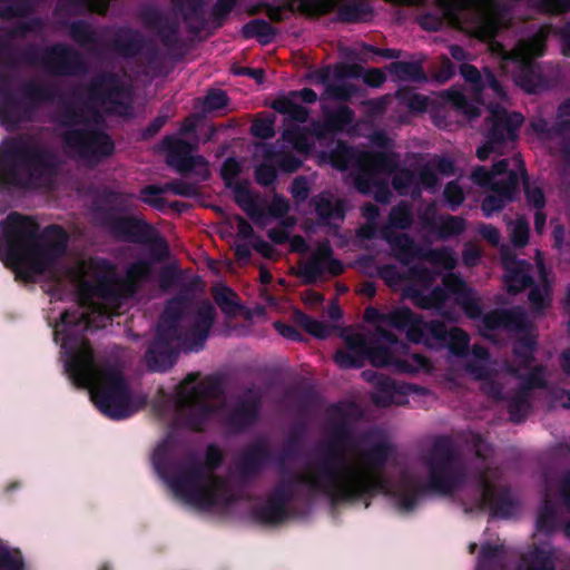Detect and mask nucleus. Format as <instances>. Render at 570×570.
<instances>
[{
	"label": "nucleus",
	"mask_w": 570,
	"mask_h": 570,
	"mask_svg": "<svg viewBox=\"0 0 570 570\" xmlns=\"http://www.w3.org/2000/svg\"><path fill=\"white\" fill-rule=\"evenodd\" d=\"M75 321V314H70L69 312L63 313L60 317V323L56 325V340H59V337L66 332V327Z\"/></svg>",
	"instance_id": "32"
},
{
	"label": "nucleus",
	"mask_w": 570,
	"mask_h": 570,
	"mask_svg": "<svg viewBox=\"0 0 570 570\" xmlns=\"http://www.w3.org/2000/svg\"><path fill=\"white\" fill-rule=\"evenodd\" d=\"M489 114L491 116L489 141L476 151V156L481 160L487 159L490 153L495 151L498 141L512 139L513 131L519 128L523 121L521 115H508L503 109L497 107H490Z\"/></svg>",
	"instance_id": "9"
},
{
	"label": "nucleus",
	"mask_w": 570,
	"mask_h": 570,
	"mask_svg": "<svg viewBox=\"0 0 570 570\" xmlns=\"http://www.w3.org/2000/svg\"><path fill=\"white\" fill-rule=\"evenodd\" d=\"M89 9L97 12H104L107 9V0H96L89 4Z\"/></svg>",
	"instance_id": "42"
},
{
	"label": "nucleus",
	"mask_w": 570,
	"mask_h": 570,
	"mask_svg": "<svg viewBox=\"0 0 570 570\" xmlns=\"http://www.w3.org/2000/svg\"><path fill=\"white\" fill-rule=\"evenodd\" d=\"M328 3L323 9L324 11L328 10L331 7H333L336 3V0H327Z\"/></svg>",
	"instance_id": "54"
},
{
	"label": "nucleus",
	"mask_w": 570,
	"mask_h": 570,
	"mask_svg": "<svg viewBox=\"0 0 570 570\" xmlns=\"http://www.w3.org/2000/svg\"><path fill=\"white\" fill-rule=\"evenodd\" d=\"M482 236L488 239L489 242L497 244L499 242V233L498 230L492 226H483L480 229Z\"/></svg>",
	"instance_id": "36"
},
{
	"label": "nucleus",
	"mask_w": 570,
	"mask_h": 570,
	"mask_svg": "<svg viewBox=\"0 0 570 570\" xmlns=\"http://www.w3.org/2000/svg\"><path fill=\"white\" fill-rule=\"evenodd\" d=\"M530 302L537 309L546 307L550 302L548 288L543 287L531 291Z\"/></svg>",
	"instance_id": "25"
},
{
	"label": "nucleus",
	"mask_w": 570,
	"mask_h": 570,
	"mask_svg": "<svg viewBox=\"0 0 570 570\" xmlns=\"http://www.w3.org/2000/svg\"><path fill=\"white\" fill-rule=\"evenodd\" d=\"M330 315H331L332 317H338V316H340V311H338V308H337V307H335V306H334V307H332V309H331V312H330Z\"/></svg>",
	"instance_id": "52"
},
{
	"label": "nucleus",
	"mask_w": 570,
	"mask_h": 570,
	"mask_svg": "<svg viewBox=\"0 0 570 570\" xmlns=\"http://www.w3.org/2000/svg\"><path fill=\"white\" fill-rule=\"evenodd\" d=\"M255 76H256V78H261L262 77V70L256 71Z\"/></svg>",
	"instance_id": "58"
},
{
	"label": "nucleus",
	"mask_w": 570,
	"mask_h": 570,
	"mask_svg": "<svg viewBox=\"0 0 570 570\" xmlns=\"http://www.w3.org/2000/svg\"><path fill=\"white\" fill-rule=\"evenodd\" d=\"M299 322H301L302 326L308 333H311L312 335H314L318 338L326 337L331 332V328L327 325H325L324 323L318 322L316 320H312L305 315H301Z\"/></svg>",
	"instance_id": "19"
},
{
	"label": "nucleus",
	"mask_w": 570,
	"mask_h": 570,
	"mask_svg": "<svg viewBox=\"0 0 570 570\" xmlns=\"http://www.w3.org/2000/svg\"><path fill=\"white\" fill-rule=\"evenodd\" d=\"M517 83L519 86H521L527 91H531L532 90L531 87L527 82L522 81L521 79H517Z\"/></svg>",
	"instance_id": "49"
},
{
	"label": "nucleus",
	"mask_w": 570,
	"mask_h": 570,
	"mask_svg": "<svg viewBox=\"0 0 570 570\" xmlns=\"http://www.w3.org/2000/svg\"><path fill=\"white\" fill-rule=\"evenodd\" d=\"M195 393H196V387L194 386V377L190 375L181 384L180 391H179V397L183 402L189 403L194 400Z\"/></svg>",
	"instance_id": "28"
},
{
	"label": "nucleus",
	"mask_w": 570,
	"mask_h": 570,
	"mask_svg": "<svg viewBox=\"0 0 570 570\" xmlns=\"http://www.w3.org/2000/svg\"><path fill=\"white\" fill-rule=\"evenodd\" d=\"M567 501L570 504V479H569V482L567 484Z\"/></svg>",
	"instance_id": "55"
},
{
	"label": "nucleus",
	"mask_w": 570,
	"mask_h": 570,
	"mask_svg": "<svg viewBox=\"0 0 570 570\" xmlns=\"http://www.w3.org/2000/svg\"><path fill=\"white\" fill-rule=\"evenodd\" d=\"M298 96L301 97L302 100H304L305 102H314L316 100V94L311 90V89H303Z\"/></svg>",
	"instance_id": "41"
},
{
	"label": "nucleus",
	"mask_w": 570,
	"mask_h": 570,
	"mask_svg": "<svg viewBox=\"0 0 570 570\" xmlns=\"http://www.w3.org/2000/svg\"><path fill=\"white\" fill-rule=\"evenodd\" d=\"M148 272V265L145 262H139L129 268L128 278L130 282H135L146 276Z\"/></svg>",
	"instance_id": "30"
},
{
	"label": "nucleus",
	"mask_w": 570,
	"mask_h": 570,
	"mask_svg": "<svg viewBox=\"0 0 570 570\" xmlns=\"http://www.w3.org/2000/svg\"><path fill=\"white\" fill-rule=\"evenodd\" d=\"M7 144H3L0 148V184H19L23 186H31L32 181L28 176L33 175V170H38L33 164L19 161L14 164L12 171H7V159L4 157V148Z\"/></svg>",
	"instance_id": "12"
},
{
	"label": "nucleus",
	"mask_w": 570,
	"mask_h": 570,
	"mask_svg": "<svg viewBox=\"0 0 570 570\" xmlns=\"http://www.w3.org/2000/svg\"><path fill=\"white\" fill-rule=\"evenodd\" d=\"M380 484V478L373 471L363 465H353L330 476L325 487L335 497L348 498L375 490Z\"/></svg>",
	"instance_id": "7"
},
{
	"label": "nucleus",
	"mask_w": 570,
	"mask_h": 570,
	"mask_svg": "<svg viewBox=\"0 0 570 570\" xmlns=\"http://www.w3.org/2000/svg\"><path fill=\"white\" fill-rule=\"evenodd\" d=\"M511 237L515 246H524L528 242L529 228L523 219H518L511 225Z\"/></svg>",
	"instance_id": "21"
},
{
	"label": "nucleus",
	"mask_w": 570,
	"mask_h": 570,
	"mask_svg": "<svg viewBox=\"0 0 570 570\" xmlns=\"http://www.w3.org/2000/svg\"><path fill=\"white\" fill-rule=\"evenodd\" d=\"M67 370L76 384L89 390L94 403L108 416L120 419L134 411L119 373L99 370L85 343L70 355Z\"/></svg>",
	"instance_id": "2"
},
{
	"label": "nucleus",
	"mask_w": 570,
	"mask_h": 570,
	"mask_svg": "<svg viewBox=\"0 0 570 570\" xmlns=\"http://www.w3.org/2000/svg\"><path fill=\"white\" fill-rule=\"evenodd\" d=\"M561 234H562V229L560 227H557L556 230H554L556 238L559 239Z\"/></svg>",
	"instance_id": "56"
},
{
	"label": "nucleus",
	"mask_w": 570,
	"mask_h": 570,
	"mask_svg": "<svg viewBox=\"0 0 570 570\" xmlns=\"http://www.w3.org/2000/svg\"><path fill=\"white\" fill-rule=\"evenodd\" d=\"M165 148L168 150V163L176 166L179 170H185V166L176 161L175 155H187L190 150L189 146L178 138H168L164 142Z\"/></svg>",
	"instance_id": "18"
},
{
	"label": "nucleus",
	"mask_w": 570,
	"mask_h": 570,
	"mask_svg": "<svg viewBox=\"0 0 570 570\" xmlns=\"http://www.w3.org/2000/svg\"><path fill=\"white\" fill-rule=\"evenodd\" d=\"M327 92L333 98L346 99V98H348L352 95L353 88L351 86H347L344 89H341L338 87L330 88Z\"/></svg>",
	"instance_id": "35"
},
{
	"label": "nucleus",
	"mask_w": 570,
	"mask_h": 570,
	"mask_svg": "<svg viewBox=\"0 0 570 570\" xmlns=\"http://www.w3.org/2000/svg\"><path fill=\"white\" fill-rule=\"evenodd\" d=\"M395 351L396 347L393 348V352L382 348H374L368 352V358L371 363L375 366H385L393 364L402 371H413L424 365V360L417 355H411V358L416 362L415 366L409 365L403 362H399L392 355Z\"/></svg>",
	"instance_id": "14"
},
{
	"label": "nucleus",
	"mask_w": 570,
	"mask_h": 570,
	"mask_svg": "<svg viewBox=\"0 0 570 570\" xmlns=\"http://www.w3.org/2000/svg\"><path fill=\"white\" fill-rule=\"evenodd\" d=\"M525 193H527V198H528L529 203H531L533 206L541 207L543 205L544 202H543V194H542L541 189H539L537 187L527 186Z\"/></svg>",
	"instance_id": "33"
},
{
	"label": "nucleus",
	"mask_w": 570,
	"mask_h": 570,
	"mask_svg": "<svg viewBox=\"0 0 570 570\" xmlns=\"http://www.w3.org/2000/svg\"><path fill=\"white\" fill-rule=\"evenodd\" d=\"M492 51H498L504 59H511L525 66L531 59L543 53V40L541 36H537L529 41L520 42L511 52H504L502 47L497 43L492 45Z\"/></svg>",
	"instance_id": "11"
},
{
	"label": "nucleus",
	"mask_w": 570,
	"mask_h": 570,
	"mask_svg": "<svg viewBox=\"0 0 570 570\" xmlns=\"http://www.w3.org/2000/svg\"><path fill=\"white\" fill-rule=\"evenodd\" d=\"M538 528H539V529H542V528H543V524H542L541 520H539V521H538Z\"/></svg>",
	"instance_id": "60"
},
{
	"label": "nucleus",
	"mask_w": 570,
	"mask_h": 570,
	"mask_svg": "<svg viewBox=\"0 0 570 570\" xmlns=\"http://www.w3.org/2000/svg\"><path fill=\"white\" fill-rule=\"evenodd\" d=\"M544 222H546V217L543 216L542 213L538 212L535 214V228L539 233L542 230Z\"/></svg>",
	"instance_id": "44"
},
{
	"label": "nucleus",
	"mask_w": 570,
	"mask_h": 570,
	"mask_svg": "<svg viewBox=\"0 0 570 570\" xmlns=\"http://www.w3.org/2000/svg\"><path fill=\"white\" fill-rule=\"evenodd\" d=\"M303 185L304 183L302 181H295L293 193L295 194L296 197L304 198L306 196L305 188Z\"/></svg>",
	"instance_id": "43"
},
{
	"label": "nucleus",
	"mask_w": 570,
	"mask_h": 570,
	"mask_svg": "<svg viewBox=\"0 0 570 570\" xmlns=\"http://www.w3.org/2000/svg\"><path fill=\"white\" fill-rule=\"evenodd\" d=\"M318 212L323 215L324 210L322 209L321 205L318 206Z\"/></svg>",
	"instance_id": "62"
},
{
	"label": "nucleus",
	"mask_w": 570,
	"mask_h": 570,
	"mask_svg": "<svg viewBox=\"0 0 570 570\" xmlns=\"http://www.w3.org/2000/svg\"><path fill=\"white\" fill-rule=\"evenodd\" d=\"M261 277H262V281L264 283H266V282H268L271 279V275L268 273H266V272H263Z\"/></svg>",
	"instance_id": "53"
},
{
	"label": "nucleus",
	"mask_w": 570,
	"mask_h": 570,
	"mask_svg": "<svg viewBox=\"0 0 570 570\" xmlns=\"http://www.w3.org/2000/svg\"><path fill=\"white\" fill-rule=\"evenodd\" d=\"M213 318H214L213 307L209 305L205 306L202 309L199 318L196 324L198 336H199V343L198 344L188 343V345H187L188 350L194 351L202 345L209 327L212 326Z\"/></svg>",
	"instance_id": "16"
},
{
	"label": "nucleus",
	"mask_w": 570,
	"mask_h": 570,
	"mask_svg": "<svg viewBox=\"0 0 570 570\" xmlns=\"http://www.w3.org/2000/svg\"><path fill=\"white\" fill-rule=\"evenodd\" d=\"M242 225H244L243 232H245V229L248 228V225H245L243 222Z\"/></svg>",
	"instance_id": "63"
},
{
	"label": "nucleus",
	"mask_w": 570,
	"mask_h": 570,
	"mask_svg": "<svg viewBox=\"0 0 570 570\" xmlns=\"http://www.w3.org/2000/svg\"><path fill=\"white\" fill-rule=\"evenodd\" d=\"M226 105V94L220 90L210 91L204 100V108L207 111L219 110L224 108Z\"/></svg>",
	"instance_id": "22"
},
{
	"label": "nucleus",
	"mask_w": 570,
	"mask_h": 570,
	"mask_svg": "<svg viewBox=\"0 0 570 570\" xmlns=\"http://www.w3.org/2000/svg\"><path fill=\"white\" fill-rule=\"evenodd\" d=\"M507 161L501 160L493 166L491 173L479 167L472 173V180L481 186H491L495 195L487 197L482 209L487 215L499 210L507 202L511 200L512 194L518 185V173L508 171Z\"/></svg>",
	"instance_id": "4"
},
{
	"label": "nucleus",
	"mask_w": 570,
	"mask_h": 570,
	"mask_svg": "<svg viewBox=\"0 0 570 570\" xmlns=\"http://www.w3.org/2000/svg\"><path fill=\"white\" fill-rule=\"evenodd\" d=\"M275 108L284 114L289 115L291 118L304 121L307 118V112L302 107H296L293 105V102L288 99L279 100L275 104Z\"/></svg>",
	"instance_id": "20"
},
{
	"label": "nucleus",
	"mask_w": 570,
	"mask_h": 570,
	"mask_svg": "<svg viewBox=\"0 0 570 570\" xmlns=\"http://www.w3.org/2000/svg\"><path fill=\"white\" fill-rule=\"evenodd\" d=\"M431 175L424 174L422 177V181L426 186H431L433 184L432 179H430Z\"/></svg>",
	"instance_id": "50"
},
{
	"label": "nucleus",
	"mask_w": 570,
	"mask_h": 570,
	"mask_svg": "<svg viewBox=\"0 0 570 570\" xmlns=\"http://www.w3.org/2000/svg\"><path fill=\"white\" fill-rule=\"evenodd\" d=\"M36 224L11 214L0 225V259L26 279L48 271L63 253L67 237L59 227H50L36 237Z\"/></svg>",
	"instance_id": "1"
},
{
	"label": "nucleus",
	"mask_w": 570,
	"mask_h": 570,
	"mask_svg": "<svg viewBox=\"0 0 570 570\" xmlns=\"http://www.w3.org/2000/svg\"><path fill=\"white\" fill-rule=\"evenodd\" d=\"M445 198L451 205H459L463 200V191L461 187L454 183L449 184L444 190Z\"/></svg>",
	"instance_id": "26"
},
{
	"label": "nucleus",
	"mask_w": 570,
	"mask_h": 570,
	"mask_svg": "<svg viewBox=\"0 0 570 570\" xmlns=\"http://www.w3.org/2000/svg\"><path fill=\"white\" fill-rule=\"evenodd\" d=\"M252 131L255 136L261 138H268L274 134L273 126L269 120L255 121L252 127Z\"/></svg>",
	"instance_id": "27"
},
{
	"label": "nucleus",
	"mask_w": 570,
	"mask_h": 570,
	"mask_svg": "<svg viewBox=\"0 0 570 570\" xmlns=\"http://www.w3.org/2000/svg\"><path fill=\"white\" fill-rule=\"evenodd\" d=\"M387 324L406 330L407 337L413 342H423L431 344V338L445 341L446 331L441 324H425L421 320L414 318L412 313L406 309H397L389 315Z\"/></svg>",
	"instance_id": "8"
},
{
	"label": "nucleus",
	"mask_w": 570,
	"mask_h": 570,
	"mask_svg": "<svg viewBox=\"0 0 570 570\" xmlns=\"http://www.w3.org/2000/svg\"><path fill=\"white\" fill-rule=\"evenodd\" d=\"M566 531H567V534L570 537V524L567 525Z\"/></svg>",
	"instance_id": "61"
},
{
	"label": "nucleus",
	"mask_w": 570,
	"mask_h": 570,
	"mask_svg": "<svg viewBox=\"0 0 570 570\" xmlns=\"http://www.w3.org/2000/svg\"><path fill=\"white\" fill-rule=\"evenodd\" d=\"M235 0H219L220 6L229 8Z\"/></svg>",
	"instance_id": "51"
},
{
	"label": "nucleus",
	"mask_w": 570,
	"mask_h": 570,
	"mask_svg": "<svg viewBox=\"0 0 570 570\" xmlns=\"http://www.w3.org/2000/svg\"><path fill=\"white\" fill-rule=\"evenodd\" d=\"M186 130H191L193 129V124H186Z\"/></svg>",
	"instance_id": "57"
},
{
	"label": "nucleus",
	"mask_w": 570,
	"mask_h": 570,
	"mask_svg": "<svg viewBox=\"0 0 570 570\" xmlns=\"http://www.w3.org/2000/svg\"><path fill=\"white\" fill-rule=\"evenodd\" d=\"M274 326L279 332V334H282L283 336H285L287 338L293 340L298 335L297 332L293 327L287 326L285 324L275 323Z\"/></svg>",
	"instance_id": "37"
},
{
	"label": "nucleus",
	"mask_w": 570,
	"mask_h": 570,
	"mask_svg": "<svg viewBox=\"0 0 570 570\" xmlns=\"http://www.w3.org/2000/svg\"><path fill=\"white\" fill-rule=\"evenodd\" d=\"M220 459V452L210 448L207 454L208 468L178 472L168 480V485L181 501L199 509H210L226 502V491L222 482L215 480L209 468Z\"/></svg>",
	"instance_id": "3"
},
{
	"label": "nucleus",
	"mask_w": 570,
	"mask_h": 570,
	"mask_svg": "<svg viewBox=\"0 0 570 570\" xmlns=\"http://www.w3.org/2000/svg\"><path fill=\"white\" fill-rule=\"evenodd\" d=\"M509 264L510 263L508 262L505 263L508 269H510ZM507 284L510 291L518 292L527 286L528 277L523 272L509 271V274L507 275Z\"/></svg>",
	"instance_id": "23"
},
{
	"label": "nucleus",
	"mask_w": 570,
	"mask_h": 570,
	"mask_svg": "<svg viewBox=\"0 0 570 570\" xmlns=\"http://www.w3.org/2000/svg\"><path fill=\"white\" fill-rule=\"evenodd\" d=\"M461 72L465 80L471 83L474 95H481L484 98H503L502 89L489 70H484V73L480 75L474 67L465 65Z\"/></svg>",
	"instance_id": "10"
},
{
	"label": "nucleus",
	"mask_w": 570,
	"mask_h": 570,
	"mask_svg": "<svg viewBox=\"0 0 570 570\" xmlns=\"http://www.w3.org/2000/svg\"><path fill=\"white\" fill-rule=\"evenodd\" d=\"M215 299L222 311L227 315H234L238 309L236 295L229 288L217 287L215 289Z\"/></svg>",
	"instance_id": "17"
},
{
	"label": "nucleus",
	"mask_w": 570,
	"mask_h": 570,
	"mask_svg": "<svg viewBox=\"0 0 570 570\" xmlns=\"http://www.w3.org/2000/svg\"><path fill=\"white\" fill-rule=\"evenodd\" d=\"M347 348L335 354V362L341 367L358 366L364 357V340L362 335L354 334L345 338Z\"/></svg>",
	"instance_id": "13"
},
{
	"label": "nucleus",
	"mask_w": 570,
	"mask_h": 570,
	"mask_svg": "<svg viewBox=\"0 0 570 570\" xmlns=\"http://www.w3.org/2000/svg\"><path fill=\"white\" fill-rule=\"evenodd\" d=\"M304 301L307 304L315 305L322 301V295L316 292H307L304 295Z\"/></svg>",
	"instance_id": "40"
},
{
	"label": "nucleus",
	"mask_w": 570,
	"mask_h": 570,
	"mask_svg": "<svg viewBox=\"0 0 570 570\" xmlns=\"http://www.w3.org/2000/svg\"><path fill=\"white\" fill-rule=\"evenodd\" d=\"M240 170L239 164L235 159H227L222 168V175L227 185H230Z\"/></svg>",
	"instance_id": "24"
},
{
	"label": "nucleus",
	"mask_w": 570,
	"mask_h": 570,
	"mask_svg": "<svg viewBox=\"0 0 570 570\" xmlns=\"http://www.w3.org/2000/svg\"><path fill=\"white\" fill-rule=\"evenodd\" d=\"M268 16L273 19V20H279L282 19V12L279 9H272L268 11Z\"/></svg>",
	"instance_id": "45"
},
{
	"label": "nucleus",
	"mask_w": 570,
	"mask_h": 570,
	"mask_svg": "<svg viewBox=\"0 0 570 570\" xmlns=\"http://www.w3.org/2000/svg\"><path fill=\"white\" fill-rule=\"evenodd\" d=\"M494 0H439L451 23L460 24L475 19L485 33L497 29Z\"/></svg>",
	"instance_id": "5"
},
{
	"label": "nucleus",
	"mask_w": 570,
	"mask_h": 570,
	"mask_svg": "<svg viewBox=\"0 0 570 570\" xmlns=\"http://www.w3.org/2000/svg\"><path fill=\"white\" fill-rule=\"evenodd\" d=\"M148 364L155 371H159V370H164L165 368L163 365H158V364L151 363V356H149V358H148Z\"/></svg>",
	"instance_id": "48"
},
{
	"label": "nucleus",
	"mask_w": 570,
	"mask_h": 570,
	"mask_svg": "<svg viewBox=\"0 0 570 570\" xmlns=\"http://www.w3.org/2000/svg\"><path fill=\"white\" fill-rule=\"evenodd\" d=\"M449 334L458 341L460 347H464L468 344V337L461 330L456 327L451 328Z\"/></svg>",
	"instance_id": "38"
},
{
	"label": "nucleus",
	"mask_w": 570,
	"mask_h": 570,
	"mask_svg": "<svg viewBox=\"0 0 570 570\" xmlns=\"http://www.w3.org/2000/svg\"><path fill=\"white\" fill-rule=\"evenodd\" d=\"M108 273V267L105 263L100 262H81L76 271L75 277L79 281V283L88 291L92 292L89 295L88 306H82L83 311L81 312V317L85 320V327L90 325L100 326L96 323V318L92 316L97 314L98 316L105 315V311L99 305V292L100 285L106 279V275Z\"/></svg>",
	"instance_id": "6"
},
{
	"label": "nucleus",
	"mask_w": 570,
	"mask_h": 570,
	"mask_svg": "<svg viewBox=\"0 0 570 570\" xmlns=\"http://www.w3.org/2000/svg\"><path fill=\"white\" fill-rule=\"evenodd\" d=\"M363 79L367 85L377 87L384 82L385 76L383 71L379 69H372L364 73Z\"/></svg>",
	"instance_id": "31"
},
{
	"label": "nucleus",
	"mask_w": 570,
	"mask_h": 570,
	"mask_svg": "<svg viewBox=\"0 0 570 570\" xmlns=\"http://www.w3.org/2000/svg\"><path fill=\"white\" fill-rule=\"evenodd\" d=\"M243 32L246 38H257L262 43L269 42L274 37L272 27L262 20H255L247 23L243 28Z\"/></svg>",
	"instance_id": "15"
},
{
	"label": "nucleus",
	"mask_w": 570,
	"mask_h": 570,
	"mask_svg": "<svg viewBox=\"0 0 570 570\" xmlns=\"http://www.w3.org/2000/svg\"><path fill=\"white\" fill-rule=\"evenodd\" d=\"M523 174H524L523 168L520 166V168H519V175H520V176H523Z\"/></svg>",
	"instance_id": "59"
},
{
	"label": "nucleus",
	"mask_w": 570,
	"mask_h": 570,
	"mask_svg": "<svg viewBox=\"0 0 570 570\" xmlns=\"http://www.w3.org/2000/svg\"><path fill=\"white\" fill-rule=\"evenodd\" d=\"M538 265H539L540 269H542V263H541V261H538Z\"/></svg>",
	"instance_id": "64"
},
{
	"label": "nucleus",
	"mask_w": 570,
	"mask_h": 570,
	"mask_svg": "<svg viewBox=\"0 0 570 570\" xmlns=\"http://www.w3.org/2000/svg\"><path fill=\"white\" fill-rule=\"evenodd\" d=\"M451 98L454 105L458 108L462 109L465 115H468L469 117H473L475 115L474 109L470 108V106L466 102V98L463 94H461L460 91H453L451 92Z\"/></svg>",
	"instance_id": "29"
},
{
	"label": "nucleus",
	"mask_w": 570,
	"mask_h": 570,
	"mask_svg": "<svg viewBox=\"0 0 570 570\" xmlns=\"http://www.w3.org/2000/svg\"><path fill=\"white\" fill-rule=\"evenodd\" d=\"M452 168V164L451 163H444L441 165L440 169L442 170V173L446 174L451 170Z\"/></svg>",
	"instance_id": "47"
},
{
	"label": "nucleus",
	"mask_w": 570,
	"mask_h": 570,
	"mask_svg": "<svg viewBox=\"0 0 570 570\" xmlns=\"http://www.w3.org/2000/svg\"><path fill=\"white\" fill-rule=\"evenodd\" d=\"M439 256V262L442 264L444 268L450 269L454 266L455 262L450 253H442Z\"/></svg>",
	"instance_id": "39"
},
{
	"label": "nucleus",
	"mask_w": 570,
	"mask_h": 570,
	"mask_svg": "<svg viewBox=\"0 0 570 570\" xmlns=\"http://www.w3.org/2000/svg\"><path fill=\"white\" fill-rule=\"evenodd\" d=\"M236 199L239 204L245 205L246 203V193L244 190L238 191L236 195Z\"/></svg>",
	"instance_id": "46"
},
{
	"label": "nucleus",
	"mask_w": 570,
	"mask_h": 570,
	"mask_svg": "<svg viewBox=\"0 0 570 570\" xmlns=\"http://www.w3.org/2000/svg\"><path fill=\"white\" fill-rule=\"evenodd\" d=\"M256 177L261 184L268 185L273 181L275 173L273 168L264 166L257 169Z\"/></svg>",
	"instance_id": "34"
}]
</instances>
